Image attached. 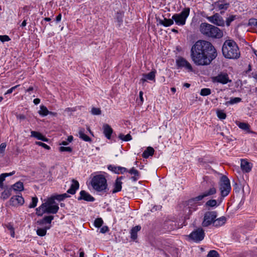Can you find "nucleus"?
Here are the masks:
<instances>
[{"label":"nucleus","instance_id":"41","mask_svg":"<svg viewBox=\"0 0 257 257\" xmlns=\"http://www.w3.org/2000/svg\"><path fill=\"white\" fill-rule=\"evenodd\" d=\"M103 223V220L101 218H97L94 220V225L96 227H100L102 226Z\"/></svg>","mask_w":257,"mask_h":257},{"label":"nucleus","instance_id":"36","mask_svg":"<svg viewBox=\"0 0 257 257\" xmlns=\"http://www.w3.org/2000/svg\"><path fill=\"white\" fill-rule=\"evenodd\" d=\"M238 125L240 128L246 131L247 133L251 132L249 131L250 126L248 123L244 122H240Z\"/></svg>","mask_w":257,"mask_h":257},{"label":"nucleus","instance_id":"6","mask_svg":"<svg viewBox=\"0 0 257 257\" xmlns=\"http://www.w3.org/2000/svg\"><path fill=\"white\" fill-rule=\"evenodd\" d=\"M190 13V9L186 8L184 9L179 14H175L172 16L173 22L178 26H184Z\"/></svg>","mask_w":257,"mask_h":257},{"label":"nucleus","instance_id":"21","mask_svg":"<svg viewBox=\"0 0 257 257\" xmlns=\"http://www.w3.org/2000/svg\"><path fill=\"white\" fill-rule=\"evenodd\" d=\"M155 71H151L148 74H143V78L140 80L141 82L144 83L147 80H153L155 78Z\"/></svg>","mask_w":257,"mask_h":257},{"label":"nucleus","instance_id":"14","mask_svg":"<svg viewBox=\"0 0 257 257\" xmlns=\"http://www.w3.org/2000/svg\"><path fill=\"white\" fill-rule=\"evenodd\" d=\"M24 203V199L22 196L16 195L11 197L10 204L12 206L22 205Z\"/></svg>","mask_w":257,"mask_h":257},{"label":"nucleus","instance_id":"19","mask_svg":"<svg viewBox=\"0 0 257 257\" xmlns=\"http://www.w3.org/2000/svg\"><path fill=\"white\" fill-rule=\"evenodd\" d=\"M123 178V177L122 176L117 178L114 184V189L112 191V193H116L121 190L122 188L121 180Z\"/></svg>","mask_w":257,"mask_h":257},{"label":"nucleus","instance_id":"52","mask_svg":"<svg viewBox=\"0 0 257 257\" xmlns=\"http://www.w3.org/2000/svg\"><path fill=\"white\" fill-rule=\"evenodd\" d=\"M19 86V85H17L14 87H12L10 89H8L5 94L6 95L12 93L13 92V91H14Z\"/></svg>","mask_w":257,"mask_h":257},{"label":"nucleus","instance_id":"42","mask_svg":"<svg viewBox=\"0 0 257 257\" xmlns=\"http://www.w3.org/2000/svg\"><path fill=\"white\" fill-rule=\"evenodd\" d=\"M69 197V195L66 193H64L60 195H57L55 196V198L56 200L59 201H62L64 199Z\"/></svg>","mask_w":257,"mask_h":257},{"label":"nucleus","instance_id":"4","mask_svg":"<svg viewBox=\"0 0 257 257\" xmlns=\"http://www.w3.org/2000/svg\"><path fill=\"white\" fill-rule=\"evenodd\" d=\"M91 184L93 189L98 192L104 193L108 190L107 180L103 175L94 176L91 180Z\"/></svg>","mask_w":257,"mask_h":257},{"label":"nucleus","instance_id":"46","mask_svg":"<svg viewBox=\"0 0 257 257\" xmlns=\"http://www.w3.org/2000/svg\"><path fill=\"white\" fill-rule=\"evenodd\" d=\"M217 7L219 10H226L229 6V4L225 3V4H220L218 3L217 5Z\"/></svg>","mask_w":257,"mask_h":257},{"label":"nucleus","instance_id":"31","mask_svg":"<svg viewBox=\"0 0 257 257\" xmlns=\"http://www.w3.org/2000/svg\"><path fill=\"white\" fill-rule=\"evenodd\" d=\"M55 196L51 197L48 199L47 201L45 203H42L41 205V208H44V207L47 206V205H54L55 204Z\"/></svg>","mask_w":257,"mask_h":257},{"label":"nucleus","instance_id":"53","mask_svg":"<svg viewBox=\"0 0 257 257\" xmlns=\"http://www.w3.org/2000/svg\"><path fill=\"white\" fill-rule=\"evenodd\" d=\"M6 146H7L6 144L5 143H2L0 145V154L4 153V151L5 150V149L6 148Z\"/></svg>","mask_w":257,"mask_h":257},{"label":"nucleus","instance_id":"7","mask_svg":"<svg viewBox=\"0 0 257 257\" xmlns=\"http://www.w3.org/2000/svg\"><path fill=\"white\" fill-rule=\"evenodd\" d=\"M216 192L217 190L216 188L213 186L208 190L205 191L199 195L189 200L188 201V204L192 205L193 204L197 203L198 201L202 200L205 197L210 196L216 194Z\"/></svg>","mask_w":257,"mask_h":257},{"label":"nucleus","instance_id":"38","mask_svg":"<svg viewBox=\"0 0 257 257\" xmlns=\"http://www.w3.org/2000/svg\"><path fill=\"white\" fill-rule=\"evenodd\" d=\"M211 89L207 88H202L200 91V95L202 96H207L211 94Z\"/></svg>","mask_w":257,"mask_h":257},{"label":"nucleus","instance_id":"43","mask_svg":"<svg viewBox=\"0 0 257 257\" xmlns=\"http://www.w3.org/2000/svg\"><path fill=\"white\" fill-rule=\"evenodd\" d=\"M38 198L36 197H32V202L30 204L29 207L30 208H34L37 206Z\"/></svg>","mask_w":257,"mask_h":257},{"label":"nucleus","instance_id":"22","mask_svg":"<svg viewBox=\"0 0 257 257\" xmlns=\"http://www.w3.org/2000/svg\"><path fill=\"white\" fill-rule=\"evenodd\" d=\"M226 221V218L224 216H222L217 219H215L213 225L215 227H219L224 225Z\"/></svg>","mask_w":257,"mask_h":257},{"label":"nucleus","instance_id":"16","mask_svg":"<svg viewBox=\"0 0 257 257\" xmlns=\"http://www.w3.org/2000/svg\"><path fill=\"white\" fill-rule=\"evenodd\" d=\"M103 133L105 137L108 140L110 139L113 130L111 127L107 123L103 124L102 126Z\"/></svg>","mask_w":257,"mask_h":257},{"label":"nucleus","instance_id":"45","mask_svg":"<svg viewBox=\"0 0 257 257\" xmlns=\"http://www.w3.org/2000/svg\"><path fill=\"white\" fill-rule=\"evenodd\" d=\"M218 256L219 254L216 250H211L208 252L207 257H218Z\"/></svg>","mask_w":257,"mask_h":257},{"label":"nucleus","instance_id":"59","mask_svg":"<svg viewBox=\"0 0 257 257\" xmlns=\"http://www.w3.org/2000/svg\"><path fill=\"white\" fill-rule=\"evenodd\" d=\"M143 95V92L142 91H140V92H139V97H140V100H141L142 103L144 101Z\"/></svg>","mask_w":257,"mask_h":257},{"label":"nucleus","instance_id":"39","mask_svg":"<svg viewBox=\"0 0 257 257\" xmlns=\"http://www.w3.org/2000/svg\"><path fill=\"white\" fill-rule=\"evenodd\" d=\"M108 169L113 172L116 174L119 173V166L117 167L110 165L108 166Z\"/></svg>","mask_w":257,"mask_h":257},{"label":"nucleus","instance_id":"37","mask_svg":"<svg viewBox=\"0 0 257 257\" xmlns=\"http://www.w3.org/2000/svg\"><path fill=\"white\" fill-rule=\"evenodd\" d=\"M118 138L125 142L131 141L132 139V136L129 134H127L126 135H124L122 134H120L118 135Z\"/></svg>","mask_w":257,"mask_h":257},{"label":"nucleus","instance_id":"29","mask_svg":"<svg viewBox=\"0 0 257 257\" xmlns=\"http://www.w3.org/2000/svg\"><path fill=\"white\" fill-rule=\"evenodd\" d=\"M54 219V216L52 215L46 216L42 220L38 221L40 224H44L46 223L50 224Z\"/></svg>","mask_w":257,"mask_h":257},{"label":"nucleus","instance_id":"32","mask_svg":"<svg viewBox=\"0 0 257 257\" xmlns=\"http://www.w3.org/2000/svg\"><path fill=\"white\" fill-rule=\"evenodd\" d=\"M241 98L240 97H231L230 100L226 101L224 104L226 106L238 103L241 101Z\"/></svg>","mask_w":257,"mask_h":257},{"label":"nucleus","instance_id":"11","mask_svg":"<svg viewBox=\"0 0 257 257\" xmlns=\"http://www.w3.org/2000/svg\"><path fill=\"white\" fill-rule=\"evenodd\" d=\"M205 233L202 228H198L192 231L189 235L190 239L195 242H200L203 239Z\"/></svg>","mask_w":257,"mask_h":257},{"label":"nucleus","instance_id":"64","mask_svg":"<svg viewBox=\"0 0 257 257\" xmlns=\"http://www.w3.org/2000/svg\"><path fill=\"white\" fill-rule=\"evenodd\" d=\"M7 228H8L9 230H10V231H12V230H14L13 226L11 224L8 225H7Z\"/></svg>","mask_w":257,"mask_h":257},{"label":"nucleus","instance_id":"26","mask_svg":"<svg viewBox=\"0 0 257 257\" xmlns=\"http://www.w3.org/2000/svg\"><path fill=\"white\" fill-rule=\"evenodd\" d=\"M79 137L80 139L83 140V141L85 142H90L91 141V138L88 137L87 135H85L84 133V128H81L79 131Z\"/></svg>","mask_w":257,"mask_h":257},{"label":"nucleus","instance_id":"62","mask_svg":"<svg viewBox=\"0 0 257 257\" xmlns=\"http://www.w3.org/2000/svg\"><path fill=\"white\" fill-rule=\"evenodd\" d=\"M162 208L161 206H156L153 207L152 210H160Z\"/></svg>","mask_w":257,"mask_h":257},{"label":"nucleus","instance_id":"27","mask_svg":"<svg viewBox=\"0 0 257 257\" xmlns=\"http://www.w3.org/2000/svg\"><path fill=\"white\" fill-rule=\"evenodd\" d=\"M159 23L165 27H169L173 24V19L164 18L163 20H160Z\"/></svg>","mask_w":257,"mask_h":257},{"label":"nucleus","instance_id":"58","mask_svg":"<svg viewBox=\"0 0 257 257\" xmlns=\"http://www.w3.org/2000/svg\"><path fill=\"white\" fill-rule=\"evenodd\" d=\"M62 15L61 14H59L56 18V22L58 23L61 20Z\"/></svg>","mask_w":257,"mask_h":257},{"label":"nucleus","instance_id":"9","mask_svg":"<svg viewBox=\"0 0 257 257\" xmlns=\"http://www.w3.org/2000/svg\"><path fill=\"white\" fill-rule=\"evenodd\" d=\"M217 217V212L215 211L206 212L204 216L202 225L203 227H207L211 224L213 225L214 219Z\"/></svg>","mask_w":257,"mask_h":257},{"label":"nucleus","instance_id":"5","mask_svg":"<svg viewBox=\"0 0 257 257\" xmlns=\"http://www.w3.org/2000/svg\"><path fill=\"white\" fill-rule=\"evenodd\" d=\"M219 189L220 192V202L227 196L231 190V186L229 179L225 175H222L219 182Z\"/></svg>","mask_w":257,"mask_h":257},{"label":"nucleus","instance_id":"44","mask_svg":"<svg viewBox=\"0 0 257 257\" xmlns=\"http://www.w3.org/2000/svg\"><path fill=\"white\" fill-rule=\"evenodd\" d=\"M217 115L221 119H224L226 117V114L222 110H219L217 111Z\"/></svg>","mask_w":257,"mask_h":257},{"label":"nucleus","instance_id":"50","mask_svg":"<svg viewBox=\"0 0 257 257\" xmlns=\"http://www.w3.org/2000/svg\"><path fill=\"white\" fill-rule=\"evenodd\" d=\"M36 144L39 146H41L47 150H49L50 149V147L48 145L41 142H36Z\"/></svg>","mask_w":257,"mask_h":257},{"label":"nucleus","instance_id":"18","mask_svg":"<svg viewBox=\"0 0 257 257\" xmlns=\"http://www.w3.org/2000/svg\"><path fill=\"white\" fill-rule=\"evenodd\" d=\"M240 166L242 170L246 173L249 172L252 168V165L245 160H241Z\"/></svg>","mask_w":257,"mask_h":257},{"label":"nucleus","instance_id":"51","mask_svg":"<svg viewBox=\"0 0 257 257\" xmlns=\"http://www.w3.org/2000/svg\"><path fill=\"white\" fill-rule=\"evenodd\" d=\"M248 25L249 26H256L257 25V19H250L248 21Z\"/></svg>","mask_w":257,"mask_h":257},{"label":"nucleus","instance_id":"25","mask_svg":"<svg viewBox=\"0 0 257 257\" xmlns=\"http://www.w3.org/2000/svg\"><path fill=\"white\" fill-rule=\"evenodd\" d=\"M154 151V149L152 147H148L143 152L142 156L144 158H148L150 156H153Z\"/></svg>","mask_w":257,"mask_h":257},{"label":"nucleus","instance_id":"48","mask_svg":"<svg viewBox=\"0 0 257 257\" xmlns=\"http://www.w3.org/2000/svg\"><path fill=\"white\" fill-rule=\"evenodd\" d=\"M11 40L10 37L7 35H0V41L2 42H8Z\"/></svg>","mask_w":257,"mask_h":257},{"label":"nucleus","instance_id":"40","mask_svg":"<svg viewBox=\"0 0 257 257\" xmlns=\"http://www.w3.org/2000/svg\"><path fill=\"white\" fill-rule=\"evenodd\" d=\"M236 19V15H231L226 19V25L227 26H230L231 23Z\"/></svg>","mask_w":257,"mask_h":257},{"label":"nucleus","instance_id":"10","mask_svg":"<svg viewBox=\"0 0 257 257\" xmlns=\"http://www.w3.org/2000/svg\"><path fill=\"white\" fill-rule=\"evenodd\" d=\"M211 79L213 83L226 84L231 82V80L229 79L228 75L224 72L219 73L217 75L212 77Z\"/></svg>","mask_w":257,"mask_h":257},{"label":"nucleus","instance_id":"3","mask_svg":"<svg viewBox=\"0 0 257 257\" xmlns=\"http://www.w3.org/2000/svg\"><path fill=\"white\" fill-rule=\"evenodd\" d=\"M200 31L203 35L214 39H220L223 35L222 30L218 27L207 23L201 24Z\"/></svg>","mask_w":257,"mask_h":257},{"label":"nucleus","instance_id":"13","mask_svg":"<svg viewBox=\"0 0 257 257\" xmlns=\"http://www.w3.org/2000/svg\"><path fill=\"white\" fill-rule=\"evenodd\" d=\"M207 19L211 23L218 26H224L225 25L223 19L217 13L208 17Z\"/></svg>","mask_w":257,"mask_h":257},{"label":"nucleus","instance_id":"12","mask_svg":"<svg viewBox=\"0 0 257 257\" xmlns=\"http://www.w3.org/2000/svg\"><path fill=\"white\" fill-rule=\"evenodd\" d=\"M176 64L178 68H184L189 72L193 71L191 64L185 58L180 57L176 60Z\"/></svg>","mask_w":257,"mask_h":257},{"label":"nucleus","instance_id":"20","mask_svg":"<svg viewBox=\"0 0 257 257\" xmlns=\"http://www.w3.org/2000/svg\"><path fill=\"white\" fill-rule=\"evenodd\" d=\"M128 172L132 175H133L131 177V180L134 182L137 181L140 177V172L134 167H133L130 170H129Z\"/></svg>","mask_w":257,"mask_h":257},{"label":"nucleus","instance_id":"1","mask_svg":"<svg viewBox=\"0 0 257 257\" xmlns=\"http://www.w3.org/2000/svg\"><path fill=\"white\" fill-rule=\"evenodd\" d=\"M217 52L213 45L205 40L197 41L191 49V57L197 65H208L216 58Z\"/></svg>","mask_w":257,"mask_h":257},{"label":"nucleus","instance_id":"35","mask_svg":"<svg viewBox=\"0 0 257 257\" xmlns=\"http://www.w3.org/2000/svg\"><path fill=\"white\" fill-rule=\"evenodd\" d=\"M50 226L45 227V228H38L37 230V234L40 236H43L46 235L47 232V230L49 229Z\"/></svg>","mask_w":257,"mask_h":257},{"label":"nucleus","instance_id":"28","mask_svg":"<svg viewBox=\"0 0 257 257\" xmlns=\"http://www.w3.org/2000/svg\"><path fill=\"white\" fill-rule=\"evenodd\" d=\"M11 188L14 191H21L24 190L23 183L21 181H18L12 185Z\"/></svg>","mask_w":257,"mask_h":257},{"label":"nucleus","instance_id":"49","mask_svg":"<svg viewBox=\"0 0 257 257\" xmlns=\"http://www.w3.org/2000/svg\"><path fill=\"white\" fill-rule=\"evenodd\" d=\"M59 150L61 152H71L72 151V149L71 148L69 147H61L59 148Z\"/></svg>","mask_w":257,"mask_h":257},{"label":"nucleus","instance_id":"34","mask_svg":"<svg viewBox=\"0 0 257 257\" xmlns=\"http://www.w3.org/2000/svg\"><path fill=\"white\" fill-rule=\"evenodd\" d=\"M49 111L47 108L44 105L40 106V110L39 111V113L40 115L43 116H47L49 114Z\"/></svg>","mask_w":257,"mask_h":257},{"label":"nucleus","instance_id":"8","mask_svg":"<svg viewBox=\"0 0 257 257\" xmlns=\"http://www.w3.org/2000/svg\"><path fill=\"white\" fill-rule=\"evenodd\" d=\"M59 206L58 205H47L44 208H41V206L36 209V214L38 216H42L44 213L56 214L58 210Z\"/></svg>","mask_w":257,"mask_h":257},{"label":"nucleus","instance_id":"63","mask_svg":"<svg viewBox=\"0 0 257 257\" xmlns=\"http://www.w3.org/2000/svg\"><path fill=\"white\" fill-rule=\"evenodd\" d=\"M117 20L119 23H121L122 22V18L120 15L117 16Z\"/></svg>","mask_w":257,"mask_h":257},{"label":"nucleus","instance_id":"57","mask_svg":"<svg viewBox=\"0 0 257 257\" xmlns=\"http://www.w3.org/2000/svg\"><path fill=\"white\" fill-rule=\"evenodd\" d=\"M6 178L5 175L3 174H2L0 175V183H3V182L5 181Z\"/></svg>","mask_w":257,"mask_h":257},{"label":"nucleus","instance_id":"23","mask_svg":"<svg viewBox=\"0 0 257 257\" xmlns=\"http://www.w3.org/2000/svg\"><path fill=\"white\" fill-rule=\"evenodd\" d=\"M31 136L33 137L34 138H37L38 140H41L44 142H48V139L46 138L45 137H44L43 135H42V134H41L39 132H36V131H31Z\"/></svg>","mask_w":257,"mask_h":257},{"label":"nucleus","instance_id":"54","mask_svg":"<svg viewBox=\"0 0 257 257\" xmlns=\"http://www.w3.org/2000/svg\"><path fill=\"white\" fill-rule=\"evenodd\" d=\"M108 231V228L107 226H103L100 228V232L104 233Z\"/></svg>","mask_w":257,"mask_h":257},{"label":"nucleus","instance_id":"60","mask_svg":"<svg viewBox=\"0 0 257 257\" xmlns=\"http://www.w3.org/2000/svg\"><path fill=\"white\" fill-rule=\"evenodd\" d=\"M33 102L35 104L37 105L40 102V99L39 98H35L34 99Z\"/></svg>","mask_w":257,"mask_h":257},{"label":"nucleus","instance_id":"33","mask_svg":"<svg viewBox=\"0 0 257 257\" xmlns=\"http://www.w3.org/2000/svg\"><path fill=\"white\" fill-rule=\"evenodd\" d=\"M12 188H7L5 189V190L2 193L1 198L6 200L8 199L11 195Z\"/></svg>","mask_w":257,"mask_h":257},{"label":"nucleus","instance_id":"24","mask_svg":"<svg viewBox=\"0 0 257 257\" xmlns=\"http://www.w3.org/2000/svg\"><path fill=\"white\" fill-rule=\"evenodd\" d=\"M141 229V227L140 225L136 226L133 227L131 230V237L133 240H135L137 238V232L140 231Z\"/></svg>","mask_w":257,"mask_h":257},{"label":"nucleus","instance_id":"17","mask_svg":"<svg viewBox=\"0 0 257 257\" xmlns=\"http://www.w3.org/2000/svg\"><path fill=\"white\" fill-rule=\"evenodd\" d=\"M72 184H71L70 188L67 190V193L71 194H74L77 190L79 189V182L74 179H73L72 181Z\"/></svg>","mask_w":257,"mask_h":257},{"label":"nucleus","instance_id":"55","mask_svg":"<svg viewBox=\"0 0 257 257\" xmlns=\"http://www.w3.org/2000/svg\"><path fill=\"white\" fill-rule=\"evenodd\" d=\"M128 170L124 167H119V173L123 174L125 172H128Z\"/></svg>","mask_w":257,"mask_h":257},{"label":"nucleus","instance_id":"30","mask_svg":"<svg viewBox=\"0 0 257 257\" xmlns=\"http://www.w3.org/2000/svg\"><path fill=\"white\" fill-rule=\"evenodd\" d=\"M220 203L221 202H220V200L219 198L217 200L215 199H210L207 201L205 203V205L207 207H213L219 205V203Z\"/></svg>","mask_w":257,"mask_h":257},{"label":"nucleus","instance_id":"2","mask_svg":"<svg viewBox=\"0 0 257 257\" xmlns=\"http://www.w3.org/2000/svg\"><path fill=\"white\" fill-rule=\"evenodd\" d=\"M222 52L223 55L228 59H237L240 55L236 43L231 40L225 41L222 47Z\"/></svg>","mask_w":257,"mask_h":257},{"label":"nucleus","instance_id":"56","mask_svg":"<svg viewBox=\"0 0 257 257\" xmlns=\"http://www.w3.org/2000/svg\"><path fill=\"white\" fill-rule=\"evenodd\" d=\"M17 118L21 120H24L26 119V116L24 114H17Z\"/></svg>","mask_w":257,"mask_h":257},{"label":"nucleus","instance_id":"61","mask_svg":"<svg viewBox=\"0 0 257 257\" xmlns=\"http://www.w3.org/2000/svg\"><path fill=\"white\" fill-rule=\"evenodd\" d=\"M15 171H14L10 173H4V174L5 175V177H6L8 176H12V175L15 174Z\"/></svg>","mask_w":257,"mask_h":257},{"label":"nucleus","instance_id":"15","mask_svg":"<svg viewBox=\"0 0 257 257\" xmlns=\"http://www.w3.org/2000/svg\"><path fill=\"white\" fill-rule=\"evenodd\" d=\"M78 200H84L88 202H93L95 199L88 192L84 190H82L80 192V196L78 198Z\"/></svg>","mask_w":257,"mask_h":257},{"label":"nucleus","instance_id":"47","mask_svg":"<svg viewBox=\"0 0 257 257\" xmlns=\"http://www.w3.org/2000/svg\"><path fill=\"white\" fill-rule=\"evenodd\" d=\"M91 113L93 115H100L101 113V111L100 108L93 107L91 109Z\"/></svg>","mask_w":257,"mask_h":257}]
</instances>
